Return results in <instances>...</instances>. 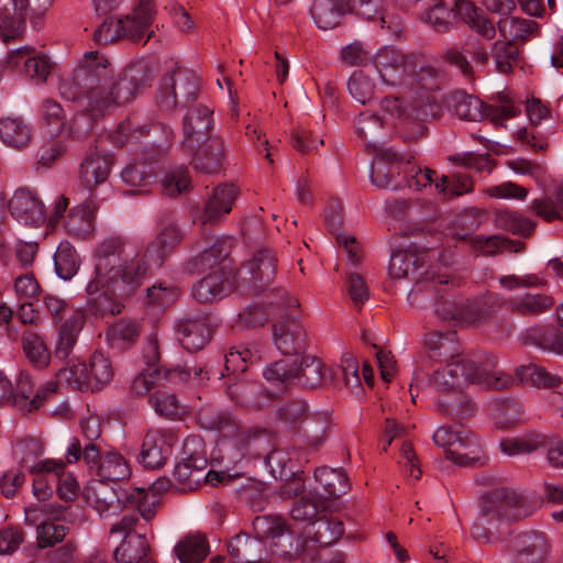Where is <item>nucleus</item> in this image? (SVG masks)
<instances>
[{"label":"nucleus","instance_id":"nucleus-20","mask_svg":"<svg viewBox=\"0 0 563 563\" xmlns=\"http://www.w3.org/2000/svg\"><path fill=\"white\" fill-rule=\"evenodd\" d=\"M33 0H0V36L7 41L22 33Z\"/></svg>","mask_w":563,"mask_h":563},{"label":"nucleus","instance_id":"nucleus-42","mask_svg":"<svg viewBox=\"0 0 563 563\" xmlns=\"http://www.w3.org/2000/svg\"><path fill=\"white\" fill-rule=\"evenodd\" d=\"M54 267L60 279L69 280L76 275L79 267V257L70 243H59L54 254Z\"/></svg>","mask_w":563,"mask_h":563},{"label":"nucleus","instance_id":"nucleus-56","mask_svg":"<svg viewBox=\"0 0 563 563\" xmlns=\"http://www.w3.org/2000/svg\"><path fill=\"white\" fill-rule=\"evenodd\" d=\"M52 68L53 63L51 58L44 53L36 52L31 47V53L25 59L24 74L35 79L37 82H44L51 74Z\"/></svg>","mask_w":563,"mask_h":563},{"label":"nucleus","instance_id":"nucleus-8","mask_svg":"<svg viewBox=\"0 0 563 563\" xmlns=\"http://www.w3.org/2000/svg\"><path fill=\"white\" fill-rule=\"evenodd\" d=\"M450 111L462 120L481 121L489 118L497 123L500 120L516 118L521 109L508 100L499 104L484 103L478 97L463 90H455L446 97Z\"/></svg>","mask_w":563,"mask_h":563},{"label":"nucleus","instance_id":"nucleus-41","mask_svg":"<svg viewBox=\"0 0 563 563\" xmlns=\"http://www.w3.org/2000/svg\"><path fill=\"white\" fill-rule=\"evenodd\" d=\"M88 503L100 517H110L119 514L130 500V497H119L114 492H107L103 487L87 497Z\"/></svg>","mask_w":563,"mask_h":563},{"label":"nucleus","instance_id":"nucleus-25","mask_svg":"<svg viewBox=\"0 0 563 563\" xmlns=\"http://www.w3.org/2000/svg\"><path fill=\"white\" fill-rule=\"evenodd\" d=\"M424 264L426 252L410 246L391 253L388 273L393 278H408L418 273Z\"/></svg>","mask_w":563,"mask_h":563},{"label":"nucleus","instance_id":"nucleus-37","mask_svg":"<svg viewBox=\"0 0 563 563\" xmlns=\"http://www.w3.org/2000/svg\"><path fill=\"white\" fill-rule=\"evenodd\" d=\"M325 375V368L321 361L314 356L306 355L300 362L296 361V376L294 383L307 388L320 386Z\"/></svg>","mask_w":563,"mask_h":563},{"label":"nucleus","instance_id":"nucleus-43","mask_svg":"<svg viewBox=\"0 0 563 563\" xmlns=\"http://www.w3.org/2000/svg\"><path fill=\"white\" fill-rule=\"evenodd\" d=\"M22 347L26 358L35 367L44 368L49 364L51 353L37 333L25 331L22 334Z\"/></svg>","mask_w":563,"mask_h":563},{"label":"nucleus","instance_id":"nucleus-52","mask_svg":"<svg viewBox=\"0 0 563 563\" xmlns=\"http://www.w3.org/2000/svg\"><path fill=\"white\" fill-rule=\"evenodd\" d=\"M137 333V327L134 322L120 320L108 329L107 340L113 347L123 350L135 340Z\"/></svg>","mask_w":563,"mask_h":563},{"label":"nucleus","instance_id":"nucleus-2","mask_svg":"<svg viewBox=\"0 0 563 563\" xmlns=\"http://www.w3.org/2000/svg\"><path fill=\"white\" fill-rule=\"evenodd\" d=\"M468 383L501 390L510 386L512 378L497 369V358L494 355L483 353L451 361L445 367L434 371L437 390L461 387Z\"/></svg>","mask_w":563,"mask_h":563},{"label":"nucleus","instance_id":"nucleus-44","mask_svg":"<svg viewBox=\"0 0 563 563\" xmlns=\"http://www.w3.org/2000/svg\"><path fill=\"white\" fill-rule=\"evenodd\" d=\"M209 552V543L203 536H189L178 542L180 563H200Z\"/></svg>","mask_w":563,"mask_h":563},{"label":"nucleus","instance_id":"nucleus-53","mask_svg":"<svg viewBox=\"0 0 563 563\" xmlns=\"http://www.w3.org/2000/svg\"><path fill=\"white\" fill-rule=\"evenodd\" d=\"M239 189L233 184H220L213 191L203 211H232Z\"/></svg>","mask_w":563,"mask_h":563},{"label":"nucleus","instance_id":"nucleus-30","mask_svg":"<svg viewBox=\"0 0 563 563\" xmlns=\"http://www.w3.org/2000/svg\"><path fill=\"white\" fill-rule=\"evenodd\" d=\"M173 371L169 369H145L139 373L131 383V391L134 395L142 396L153 393L157 389L167 388L173 385Z\"/></svg>","mask_w":563,"mask_h":563},{"label":"nucleus","instance_id":"nucleus-54","mask_svg":"<svg viewBox=\"0 0 563 563\" xmlns=\"http://www.w3.org/2000/svg\"><path fill=\"white\" fill-rule=\"evenodd\" d=\"M347 89L353 99L365 104L373 100L375 85L363 71H354L347 80Z\"/></svg>","mask_w":563,"mask_h":563},{"label":"nucleus","instance_id":"nucleus-45","mask_svg":"<svg viewBox=\"0 0 563 563\" xmlns=\"http://www.w3.org/2000/svg\"><path fill=\"white\" fill-rule=\"evenodd\" d=\"M354 123L355 133L364 145L377 150L378 147L375 145L374 139L379 134L384 126L383 119L376 113L365 111L360 113Z\"/></svg>","mask_w":563,"mask_h":563},{"label":"nucleus","instance_id":"nucleus-60","mask_svg":"<svg viewBox=\"0 0 563 563\" xmlns=\"http://www.w3.org/2000/svg\"><path fill=\"white\" fill-rule=\"evenodd\" d=\"M454 164L477 173H490L495 166L489 154H477L474 152L456 153L449 157Z\"/></svg>","mask_w":563,"mask_h":563},{"label":"nucleus","instance_id":"nucleus-19","mask_svg":"<svg viewBox=\"0 0 563 563\" xmlns=\"http://www.w3.org/2000/svg\"><path fill=\"white\" fill-rule=\"evenodd\" d=\"M505 306L504 297L492 294L479 300L467 301L459 310H448L443 314L445 319H461L468 323L486 321L496 313L497 309Z\"/></svg>","mask_w":563,"mask_h":563},{"label":"nucleus","instance_id":"nucleus-3","mask_svg":"<svg viewBox=\"0 0 563 563\" xmlns=\"http://www.w3.org/2000/svg\"><path fill=\"white\" fill-rule=\"evenodd\" d=\"M141 69L132 66L125 69L118 80H98L95 84L78 86L81 107L93 118L109 113L131 101L141 85Z\"/></svg>","mask_w":563,"mask_h":563},{"label":"nucleus","instance_id":"nucleus-57","mask_svg":"<svg viewBox=\"0 0 563 563\" xmlns=\"http://www.w3.org/2000/svg\"><path fill=\"white\" fill-rule=\"evenodd\" d=\"M545 445V438L540 434H530L518 439H508L500 442V449L508 455L531 453Z\"/></svg>","mask_w":563,"mask_h":563},{"label":"nucleus","instance_id":"nucleus-5","mask_svg":"<svg viewBox=\"0 0 563 563\" xmlns=\"http://www.w3.org/2000/svg\"><path fill=\"white\" fill-rule=\"evenodd\" d=\"M271 306L273 340L276 347L285 355L303 352L307 346V331L299 320L298 299L279 288Z\"/></svg>","mask_w":563,"mask_h":563},{"label":"nucleus","instance_id":"nucleus-48","mask_svg":"<svg viewBox=\"0 0 563 563\" xmlns=\"http://www.w3.org/2000/svg\"><path fill=\"white\" fill-rule=\"evenodd\" d=\"M313 540L320 547H330L344 533L343 523L334 518H320L312 522Z\"/></svg>","mask_w":563,"mask_h":563},{"label":"nucleus","instance_id":"nucleus-63","mask_svg":"<svg viewBox=\"0 0 563 563\" xmlns=\"http://www.w3.org/2000/svg\"><path fill=\"white\" fill-rule=\"evenodd\" d=\"M531 211H563V180L554 181L542 199L533 200Z\"/></svg>","mask_w":563,"mask_h":563},{"label":"nucleus","instance_id":"nucleus-46","mask_svg":"<svg viewBox=\"0 0 563 563\" xmlns=\"http://www.w3.org/2000/svg\"><path fill=\"white\" fill-rule=\"evenodd\" d=\"M87 366L91 390L99 389L111 382L113 368L110 360L102 353H93Z\"/></svg>","mask_w":563,"mask_h":563},{"label":"nucleus","instance_id":"nucleus-59","mask_svg":"<svg viewBox=\"0 0 563 563\" xmlns=\"http://www.w3.org/2000/svg\"><path fill=\"white\" fill-rule=\"evenodd\" d=\"M14 395L15 399H11V401L14 404L25 402L29 411L41 406L40 397L42 394L33 390L32 378L27 373L22 372L19 374Z\"/></svg>","mask_w":563,"mask_h":563},{"label":"nucleus","instance_id":"nucleus-21","mask_svg":"<svg viewBox=\"0 0 563 563\" xmlns=\"http://www.w3.org/2000/svg\"><path fill=\"white\" fill-rule=\"evenodd\" d=\"M506 309L521 317H537L545 313L554 306L552 296L540 292H525L504 298Z\"/></svg>","mask_w":563,"mask_h":563},{"label":"nucleus","instance_id":"nucleus-58","mask_svg":"<svg viewBox=\"0 0 563 563\" xmlns=\"http://www.w3.org/2000/svg\"><path fill=\"white\" fill-rule=\"evenodd\" d=\"M58 466V472L55 470H46L45 473L51 477V482L57 486V492L60 498L65 500H73L78 493V482L70 473L65 472L64 464L59 461Z\"/></svg>","mask_w":563,"mask_h":563},{"label":"nucleus","instance_id":"nucleus-1","mask_svg":"<svg viewBox=\"0 0 563 563\" xmlns=\"http://www.w3.org/2000/svg\"><path fill=\"white\" fill-rule=\"evenodd\" d=\"M120 238H108L102 241L97 250L96 276L87 285V292L96 301L98 307L111 314L121 312L118 302L108 306L100 300L115 295L129 294L141 284L148 269L144 257L122 261Z\"/></svg>","mask_w":563,"mask_h":563},{"label":"nucleus","instance_id":"nucleus-39","mask_svg":"<svg viewBox=\"0 0 563 563\" xmlns=\"http://www.w3.org/2000/svg\"><path fill=\"white\" fill-rule=\"evenodd\" d=\"M528 338L542 350L563 354V331L553 324L530 328Z\"/></svg>","mask_w":563,"mask_h":563},{"label":"nucleus","instance_id":"nucleus-31","mask_svg":"<svg viewBox=\"0 0 563 563\" xmlns=\"http://www.w3.org/2000/svg\"><path fill=\"white\" fill-rule=\"evenodd\" d=\"M420 21L438 33H446L455 27L452 10L444 0H429L428 8L420 13Z\"/></svg>","mask_w":563,"mask_h":563},{"label":"nucleus","instance_id":"nucleus-14","mask_svg":"<svg viewBox=\"0 0 563 563\" xmlns=\"http://www.w3.org/2000/svg\"><path fill=\"white\" fill-rule=\"evenodd\" d=\"M109 65L108 58L99 55L98 52H86L74 78L60 81L58 87L60 96L66 100H76L79 97L78 86L109 80L106 78Z\"/></svg>","mask_w":563,"mask_h":563},{"label":"nucleus","instance_id":"nucleus-7","mask_svg":"<svg viewBox=\"0 0 563 563\" xmlns=\"http://www.w3.org/2000/svg\"><path fill=\"white\" fill-rule=\"evenodd\" d=\"M25 523L36 530L38 548H51L60 543L69 531L67 511L54 504H36L24 509Z\"/></svg>","mask_w":563,"mask_h":563},{"label":"nucleus","instance_id":"nucleus-61","mask_svg":"<svg viewBox=\"0 0 563 563\" xmlns=\"http://www.w3.org/2000/svg\"><path fill=\"white\" fill-rule=\"evenodd\" d=\"M263 376L274 384H292L296 376V361H276L263 371Z\"/></svg>","mask_w":563,"mask_h":563},{"label":"nucleus","instance_id":"nucleus-10","mask_svg":"<svg viewBox=\"0 0 563 563\" xmlns=\"http://www.w3.org/2000/svg\"><path fill=\"white\" fill-rule=\"evenodd\" d=\"M410 165V154L393 146H379L371 165L369 178L376 188L398 190L404 188V172Z\"/></svg>","mask_w":563,"mask_h":563},{"label":"nucleus","instance_id":"nucleus-29","mask_svg":"<svg viewBox=\"0 0 563 563\" xmlns=\"http://www.w3.org/2000/svg\"><path fill=\"white\" fill-rule=\"evenodd\" d=\"M170 448L164 437L157 432H150L145 437L139 462L146 468H158L166 462Z\"/></svg>","mask_w":563,"mask_h":563},{"label":"nucleus","instance_id":"nucleus-16","mask_svg":"<svg viewBox=\"0 0 563 563\" xmlns=\"http://www.w3.org/2000/svg\"><path fill=\"white\" fill-rule=\"evenodd\" d=\"M515 563H543L551 550L547 534L529 530L515 534L508 543Z\"/></svg>","mask_w":563,"mask_h":563},{"label":"nucleus","instance_id":"nucleus-38","mask_svg":"<svg viewBox=\"0 0 563 563\" xmlns=\"http://www.w3.org/2000/svg\"><path fill=\"white\" fill-rule=\"evenodd\" d=\"M148 542L142 534H131L115 548L114 558L118 563H140L147 555Z\"/></svg>","mask_w":563,"mask_h":563},{"label":"nucleus","instance_id":"nucleus-15","mask_svg":"<svg viewBox=\"0 0 563 563\" xmlns=\"http://www.w3.org/2000/svg\"><path fill=\"white\" fill-rule=\"evenodd\" d=\"M238 279L230 265L220 266L192 285L191 296L200 303L221 300L235 290Z\"/></svg>","mask_w":563,"mask_h":563},{"label":"nucleus","instance_id":"nucleus-27","mask_svg":"<svg viewBox=\"0 0 563 563\" xmlns=\"http://www.w3.org/2000/svg\"><path fill=\"white\" fill-rule=\"evenodd\" d=\"M232 250V240L230 238H222L217 240L210 247L205 249L196 257L188 261L184 267L187 273H195L197 271L212 267L218 264L219 267L228 265L225 263Z\"/></svg>","mask_w":563,"mask_h":563},{"label":"nucleus","instance_id":"nucleus-62","mask_svg":"<svg viewBox=\"0 0 563 563\" xmlns=\"http://www.w3.org/2000/svg\"><path fill=\"white\" fill-rule=\"evenodd\" d=\"M57 377L59 380L66 382L67 385L78 390L90 389L88 366L85 363L71 364L70 366L59 369Z\"/></svg>","mask_w":563,"mask_h":563},{"label":"nucleus","instance_id":"nucleus-17","mask_svg":"<svg viewBox=\"0 0 563 563\" xmlns=\"http://www.w3.org/2000/svg\"><path fill=\"white\" fill-rule=\"evenodd\" d=\"M181 151L191 157L190 164L199 173L217 175L225 169V145L221 136H211L207 142L194 150Z\"/></svg>","mask_w":563,"mask_h":563},{"label":"nucleus","instance_id":"nucleus-55","mask_svg":"<svg viewBox=\"0 0 563 563\" xmlns=\"http://www.w3.org/2000/svg\"><path fill=\"white\" fill-rule=\"evenodd\" d=\"M495 216L499 227L522 238L529 236L536 227V223L523 213H495Z\"/></svg>","mask_w":563,"mask_h":563},{"label":"nucleus","instance_id":"nucleus-6","mask_svg":"<svg viewBox=\"0 0 563 563\" xmlns=\"http://www.w3.org/2000/svg\"><path fill=\"white\" fill-rule=\"evenodd\" d=\"M155 5L153 0H139L131 14L124 16H110L95 32V41L108 44L121 38H142L146 29L153 22Z\"/></svg>","mask_w":563,"mask_h":563},{"label":"nucleus","instance_id":"nucleus-23","mask_svg":"<svg viewBox=\"0 0 563 563\" xmlns=\"http://www.w3.org/2000/svg\"><path fill=\"white\" fill-rule=\"evenodd\" d=\"M329 429L330 421L327 415L306 417L297 431V442L307 450H319L328 439Z\"/></svg>","mask_w":563,"mask_h":563},{"label":"nucleus","instance_id":"nucleus-22","mask_svg":"<svg viewBox=\"0 0 563 563\" xmlns=\"http://www.w3.org/2000/svg\"><path fill=\"white\" fill-rule=\"evenodd\" d=\"M43 453L44 444L37 439H25L14 449V454L20 457L22 466L30 473H45L46 470L58 472V461L40 459Z\"/></svg>","mask_w":563,"mask_h":563},{"label":"nucleus","instance_id":"nucleus-40","mask_svg":"<svg viewBox=\"0 0 563 563\" xmlns=\"http://www.w3.org/2000/svg\"><path fill=\"white\" fill-rule=\"evenodd\" d=\"M199 422L208 430L216 431L224 438H230L240 427L229 411L205 410L200 412Z\"/></svg>","mask_w":563,"mask_h":563},{"label":"nucleus","instance_id":"nucleus-33","mask_svg":"<svg viewBox=\"0 0 563 563\" xmlns=\"http://www.w3.org/2000/svg\"><path fill=\"white\" fill-rule=\"evenodd\" d=\"M111 158L108 154H89L80 166V179L87 186L102 184L109 176Z\"/></svg>","mask_w":563,"mask_h":563},{"label":"nucleus","instance_id":"nucleus-28","mask_svg":"<svg viewBox=\"0 0 563 563\" xmlns=\"http://www.w3.org/2000/svg\"><path fill=\"white\" fill-rule=\"evenodd\" d=\"M202 77L199 70L178 66V108L207 103L202 96Z\"/></svg>","mask_w":563,"mask_h":563},{"label":"nucleus","instance_id":"nucleus-34","mask_svg":"<svg viewBox=\"0 0 563 563\" xmlns=\"http://www.w3.org/2000/svg\"><path fill=\"white\" fill-rule=\"evenodd\" d=\"M96 473L100 482L124 481L131 476V466L121 453L110 451L100 459Z\"/></svg>","mask_w":563,"mask_h":563},{"label":"nucleus","instance_id":"nucleus-9","mask_svg":"<svg viewBox=\"0 0 563 563\" xmlns=\"http://www.w3.org/2000/svg\"><path fill=\"white\" fill-rule=\"evenodd\" d=\"M410 155V165L407 172H404L401 180H404V188H415L421 190L427 186H434L435 190L442 195L443 199H452L460 197L464 194L473 191V179L463 174H454L451 177L442 175L438 180L437 172L431 168H421L416 166Z\"/></svg>","mask_w":563,"mask_h":563},{"label":"nucleus","instance_id":"nucleus-26","mask_svg":"<svg viewBox=\"0 0 563 563\" xmlns=\"http://www.w3.org/2000/svg\"><path fill=\"white\" fill-rule=\"evenodd\" d=\"M350 10L351 4L347 0H314L310 14L319 29L330 30L339 25Z\"/></svg>","mask_w":563,"mask_h":563},{"label":"nucleus","instance_id":"nucleus-36","mask_svg":"<svg viewBox=\"0 0 563 563\" xmlns=\"http://www.w3.org/2000/svg\"><path fill=\"white\" fill-rule=\"evenodd\" d=\"M0 140L3 144L21 148L31 140V129L19 118L0 119Z\"/></svg>","mask_w":563,"mask_h":563},{"label":"nucleus","instance_id":"nucleus-49","mask_svg":"<svg viewBox=\"0 0 563 563\" xmlns=\"http://www.w3.org/2000/svg\"><path fill=\"white\" fill-rule=\"evenodd\" d=\"M437 408L441 413L460 421L467 419L474 412L472 401L460 394L452 398L440 399L437 402Z\"/></svg>","mask_w":563,"mask_h":563},{"label":"nucleus","instance_id":"nucleus-35","mask_svg":"<svg viewBox=\"0 0 563 563\" xmlns=\"http://www.w3.org/2000/svg\"><path fill=\"white\" fill-rule=\"evenodd\" d=\"M209 339V329L203 320L178 322V343L188 352L202 349Z\"/></svg>","mask_w":563,"mask_h":563},{"label":"nucleus","instance_id":"nucleus-51","mask_svg":"<svg viewBox=\"0 0 563 563\" xmlns=\"http://www.w3.org/2000/svg\"><path fill=\"white\" fill-rule=\"evenodd\" d=\"M205 470L195 462L178 461V493L196 490L203 483Z\"/></svg>","mask_w":563,"mask_h":563},{"label":"nucleus","instance_id":"nucleus-12","mask_svg":"<svg viewBox=\"0 0 563 563\" xmlns=\"http://www.w3.org/2000/svg\"><path fill=\"white\" fill-rule=\"evenodd\" d=\"M181 140L180 150H194L211 137L214 126V107L210 103H195L180 107Z\"/></svg>","mask_w":563,"mask_h":563},{"label":"nucleus","instance_id":"nucleus-64","mask_svg":"<svg viewBox=\"0 0 563 563\" xmlns=\"http://www.w3.org/2000/svg\"><path fill=\"white\" fill-rule=\"evenodd\" d=\"M255 537L258 540L283 536L285 523L279 517L257 516L252 521Z\"/></svg>","mask_w":563,"mask_h":563},{"label":"nucleus","instance_id":"nucleus-32","mask_svg":"<svg viewBox=\"0 0 563 563\" xmlns=\"http://www.w3.org/2000/svg\"><path fill=\"white\" fill-rule=\"evenodd\" d=\"M314 478L323 488L324 498H339L350 490L347 475L341 468L318 467Z\"/></svg>","mask_w":563,"mask_h":563},{"label":"nucleus","instance_id":"nucleus-47","mask_svg":"<svg viewBox=\"0 0 563 563\" xmlns=\"http://www.w3.org/2000/svg\"><path fill=\"white\" fill-rule=\"evenodd\" d=\"M492 57L495 60L497 71L510 74L519 62V49L509 41H497L492 47Z\"/></svg>","mask_w":563,"mask_h":563},{"label":"nucleus","instance_id":"nucleus-13","mask_svg":"<svg viewBox=\"0 0 563 563\" xmlns=\"http://www.w3.org/2000/svg\"><path fill=\"white\" fill-rule=\"evenodd\" d=\"M434 443L443 448L446 457L460 466L481 463L482 446L473 433L462 434L451 427H441L433 433Z\"/></svg>","mask_w":563,"mask_h":563},{"label":"nucleus","instance_id":"nucleus-24","mask_svg":"<svg viewBox=\"0 0 563 563\" xmlns=\"http://www.w3.org/2000/svg\"><path fill=\"white\" fill-rule=\"evenodd\" d=\"M461 240L467 241L472 251L476 256H495L503 253L505 250L511 252H519L523 249V243L520 241H514L508 238H501L499 235H461Z\"/></svg>","mask_w":563,"mask_h":563},{"label":"nucleus","instance_id":"nucleus-4","mask_svg":"<svg viewBox=\"0 0 563 563\" xmlns=\"http://www.w3.org/2000/svg\"><path fill=\"white\" fill-rule=\"evenodd\" d=\"M522 496L508 487L492 488L482 495L481 512L474 520L471 536L481 543L495 542V531L503 521L518 520Z\"/></svg>","mask_w":563,"mask_h":563},{"label":"nucleus","instance_id":"nucleus-18","mask_svg":"<svg viewBox=\"0 0 563 563\" xmlns=\"http://www.w3.org/2000/svg\"><path fill=\"white\" fill-rule=\"evenodd\" d=\"M375 67L383 82L397 86L404 82L411 70V57L394 46L380 48L375 56Z\"/></svg>","mask_w":563,"mask_h":563},{"label":"nucleus","instance_id":"nucleus-11","mask_svg":"<svg viewBox=\"0 0 563 563\" xmlns=\"http://www.w3.org/2000/svg\"><path fill=\"white\" fill-rule=\"evenodd\" d=\"M277 263L274 249L268 246L257 249L236 273L240 285L253 291H265L275 279Z\"/></svg>","mask_w":563,"mask_h":563},{"label":"nucleus","instance_id":"nucleus-50","mask_svg":"<svg viewBox=\"0 0 563 563\" xmlns=\"http://www.w3.org/2000/svg\"><path fill=\"white\" fill-rule=\"evenodd\" d=\"M150 405L155 413L165 419L174 420L176 416V395L174 384L167 388L153 391L150 395Z\"/></svg>","mask_w":563,"mask_h":563}]
</instances>
